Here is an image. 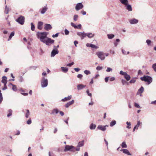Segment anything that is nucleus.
I'll return each instance as SVG.
<instances>
[{
	"label": "nucleus",
	"mask_w": 156,
	"mask_h": 156,
	"mask_svg": "<svg viewBox=\"0 0 156 156\" xmlns=\"http://www.w3.org/2000/svg\"><path fill=\"white\" fill-rule=\"evenodd\" d=\"M48 34V33L46 32H38L37 35L41 42L45 43L48 46H50L54 43L55 41L47 37Z\"/></svg>",
	"instance_id": "obj_1"
},
{
	"label": "nucleus",
	"mask_w": 156,
	"mask_h": 156,
	"mask_svg": "<svg viewBox=\"0 0 156 156\" xmlns=\"http://www.w3.org/2000/svg\"><path fill=\"white\" fill-rule=\"evenodd\" d=\"M141 80L147 82L148 85L150 84L152 82V78L150 76L144 75L143 77L140 78Z\"/></svg>",
	"instance_id": "obj_2"
},
{
	"label": "nucleus",
	"mask_w": 156,
	"mask_h": 156,
	"mask_svg": "<svg viewBox=\"0 0 156 156\" xmlns=\"http://www.w3.org/2000/svg\"><path fill=\"white\" fill-rule=\"evenodd\" d=\"M75 152V147L71 145H66L65 146L64 151L66 152L67 151Z\"/></svg>",
	"instance_id": "obj_3"
},
{
	"label": "nucleus",
	"mask_w": 156,
	"mask_h": 156,
	"mask_svg": "<svg viewBox=\"0 0 156 156\" xmlns=\"http://www.w3.org/2000/svg\"><path fill=\"white\" fill-rule=\"evenodd\" d=\"M48 84V80L47 79H45L44 77H43L42 78L41 80V85L42 87H46Z\"/></svg>",
	"instance_id": "obj_4"
},
{
	"label": "nucleus",
	"mask_w": 156,
	"mask_h": 156,
	"mask_svg": "<svg viewBox=\"0 0 156 156\" xmlns=\"http://www.w3.org/2000/svg\"><path fill=\"white\" fill-rule=\"evenodd\" d=\"M98 57L101 60H104L105 58V53L102 51H99L96 53Z\"/></svg>",
	"instance_id": "obj_5"
},
{
	"label": "nucleus",
	"mask_w": 156,
	"mask_h": 156,
	"mask_svg": "<svg viewBox=\"0 0 156 156\" xmlns=\"http://www.w3.org/2000/svg\"><path fill=\"white\" fill-rule=\"evenodd\" d=\"M24 17L23 16H20L16 20V21L21 25H23L24 22Z\"/></svg>",
	"instance_id": "obj_6"
},
{
	"label": "nucleus",
	"mask_w": 156,
	"mask_h": 156,
	"mask_svg": "<svg viewBox=\"0 0 156 156\" xmlns=\"http://www.w3.org/2000/svg\"><path fill=\"white\" fill-rule=\"evenodd\" d=\"M58 51L55 46H54V49L52 50L51 53V57H54L58 53Z\"/></svg>",
	"instance_id": "obj_7"
},
{
	"label": "nucleus",
	"mask_w": 156,
	"mask_h": 156,
	"mask_svg": "<svg viewBox=\"0 0 156 156\" xmlns=\"http://www.w3.org/2000/svg\"><path fill=\"white\" fill-rule=\"evenodd\" d=\"M77 34L80 37L81 39H84L87 36V33H85L84 32H78L77 33Z\"/></svg>",
	"instance_id": "obj_8"
},
{
	"label": "nucleus",
	"mask_w": 156,
	"mask_h": 156,
	"mask_svg": "<svg viewBox=\"0 0 156 156\" xmlns=\"http://www.w3.org/2000/svg\"><path fill=\"white\" fill-rule=\"evenodd\" d=\"M108 127V125H106L105 126L99 125L98 126L97 129L101 131H105L106 129V127Z\"/></svg>",
	"instance_id": "obj_9"
},
{
	"label": "nucleus",
	"mask_w": 156,
	"mask_h": 156,
	"mask_svg": "<svg viewBox=\"0 0 156 156\" xmlns=\"http://www.w3.org/2000/svg\"><path fill=\"white\" fill-rule=\"evenodd\" d=\"M83 7V6L81 3H79L76 5L75 9L76 10L78 11L79 10L82 9Z\"/></svg>",
	"instance_id": "obj_10"
},
{
	"label": "nucleus",
	"mask_w": 156,
	"mask_h": 156,
	"mask_svg": "<svg viewBox=\"0 0 156 156\" xmlns=\"http://www.w3.org/2000/svg\"><path fill=\"white\" fill-rule=\"evenodd\" d=\"M130 23L131 24L137 23L138 22V20L136 19L133 18L129 20Z\"/></svg>",
	"instance_id": "obj_11"
},
{
	"label": "nucleus",
	"mask_w": 156,
	"mask_h": 156,
	"mask_svg": "<svg viewBox=\"0 0 156 156\" xmlns=\"http://www.w3.org/2000/svg\"><path fill=\"white\" fill-rule=\"evenodd\" d=\"M52 28L51 26L49 24H46L44 25V29L46 31L51 30Z\"/></svg>",
	"instance_id": "obj_12"
},
{
	"label": "nucleus",
	"mask_w": 156,
	"mask_h": 156,
	"mask_svg": "<svg viewBox=\"0 0 156 156\" xmlns=\"http://www.w3.org/2000/svg\"><path fill=\"white\" fill-rule=\"evenodd\" d=\"M86 86L82 84H78L77 86V88L78 90H80L86 87Z\"/></svg>",
	"instance_id": "obj_13"
},
{
	"label": "nucleus",
	"mask_w": 156,
	"mask_h": 156,
	"mask_svg": "<svg viewBox=\"0 0 156 156\" xmlns=\"http://www.w3.org/2000/svg\"><path fill=\"white\" fill-rule=\"evenodd\" d=\"M74 102V101L73 100H72L71 101H69L67 103H66L65 105V107L67 108H68L70 105H72Z\"/></svg>",
	"instance_id": "obj_14"
},
{
	"label": "nucleus",
	"mask_w": 156,
	"mask_h": 156,
	"mask_svg": "<svg viewBox=\"0 0 156 156\" xmlns=\"http://www.w3.org/2000/svg\"><path fill=\"white\" fill-rule=\"evenodd\" d=\"M126 9L129 11H131L132 10V6L130 5L127 4V5H126Z\"/></svg>",
	"instance_id": "obj_15"
},
{
	"label": "nucleus",
	"mask_w": 156,
	"mask_h": 156,
	"mask_svg": "<svg viewBox=\"0 0 156 156\" xmlns=\"http://www.w3.org/2000/svg\"><path fill=\"white\" fill-rule=\"evenodd\" d=\"M2 82L4 83V84H6L7 83V77L6 76H4L2 77Z\"/></svg>",
	"instance_id": "obj_16"
},
{
	"label": "nucleus",
	"mask_w": 156,
	"mask_h": 156,
	"mask_svg": "<svg viewBox=\"0 0 156 156\" xmlns=\"http://www.w3.org/2000/svg\"><path fill=\"white\" fill-rule=\"evenodd\" d=\"M121 151H122L123 152L127 155H131V154L129 153V151H128V150L126 149H122L120 150Z\"/></svg>",
	"instance_id": "obj_17"
},
{
	"label": "nucleus",
	"mask_w": 156,
	"mask_h": 156,
	"mask_svg": "<svg viewBox=\"0 0 156 156\" xmlns=\"http://www.w3.org/2000/svg\"><path fill=\"white\" fill-rule=\"evenodd\" d=\"M72 98L71 95H70L67 97H65L64 98L62 99V101H66L68 100H70Z\"/></svg>",
	"instance_id": "obj_18"
},
{
	"label": "nucleus",
	"mask_w": 156,
	"mask_h": 156,
	"mask_svg": "<svg viewBox=\"0 0 156 156\" xmlns=\"http://www.w3.org/2000/svg\"><path fill=\"white\" fill-rule=\"evenodd\" d=\"M94 36V34H92L91 33H87V36L88 38H91L93 37Z\"/></svg>",
	"instance_id": "obj_19"
},
{
	"label": "nucleus",
	"mask_w": 156,
	"mask_h": 156,
	"mask_svg": "<svg viewBox=\"0 0 156 156\" xmlns=\"http://www.w3.org/2000/svg\"><path fill=\"white\" fill-rule=\"evenodd\" d=\"M120 2L122 4L125 5H127L128 4V0H119Z\"/></svg>",
	"instance_id": "obj_20"
},
{
	"label": "nucleus",
	"mask_w": 156,
	"mask_h": 156,
	"mask_svg": "<svg viewBox=\"0 0 156 156\" xmlns=\"http://www.w3.org/2000/svg\"><path fill=\"white\" fill-rule=\"evenodd\" d=\"M43 24V23L42 22H39L38 24L37 28L39 30H41L42 27V26Z\"/></svg>",
	"instance_id": "obj_21"
},
{
	"label": "nucleus",
	"mask_w": 156,
	"mask_h": 156,
	"mask_svg": "<svg viewBox=\"0 0 156 156\" xmlns=\"http://www.w3.org/2000/svg\"><path fill=\"white\" fill-rule=\"evenodd\" d=\"M124 78L127 80L129 81L130 80V76L126 73L124 76Z\"/></svg>",
	"instance_id": "obj_22"
},
{
	"label": "nucleus",
	"mask_w": 156,
	"mask_h": 156,
	"mask_svg": "<svg viewBox=\"0 0 156 156\" xmlns=\"http://www.w3.org/2000/svg\"><path fill=\"white\" fill-rule=\"evenodd\" d=\"M47 9L48 8L46 7H44L41 10V13L42 14H44L46 12Z\"/></svg>",
	"instance_id": "obj_23"
},
{
	"label": "nucleus",
	"mask_w": 156,
	"mask_h": 156,
	"mask_svg": "<svg viewBox=\"0 0 156 156\" xmlns=\"http://www.w3.org/2000/svg\"><path fill=\"white\" fill-rule=\"evenodd\" d=\"M96 125L93 123H92L90 124V128L91 129H94L96 128Z\"/></svg>",
	"instance_id": "obj_24"
},
{
	"label": "nucleus",
	"mask_w": 156,
	"mask_h": 156,
	"mask_svg": "<svg viewBox=\"0 0 156 156\" xmlns=\"http://www.w3.org/2000/svg\"><path fill=\"white\" fill-rule=\"evenodd\" d=\"M108 37L109 39H112L113 38H114L115 37V36L114 34H107Z\"/></svg>",
	"instance_id": "obj_25"
},
{
	"label": "nucleus",
	"mask_w": 156,
	"mask_h": 156,
	"mask_svg": "<svg viewBox=\"0 0 156 156\" xmlns=\"http://www.w3.org/2000/svg\"><path fill=\"white\" fill-rule=\"evenodd\" d=\"M61 68L63 72L66 73L68 71V69L67 68L62 67Z\"/></svg>",
	"instance_id": "obj_26"
},
{
	"label": "nucleus",
	"mask_w": 156,
	"mask_h": 156,
	"mask_svg": "<svg viewBox=\"0 0 156 156\" xmlns=\"http://www.w3.org/2000/svg\"><path fill=\"white\" fill-rule=\"evenodd\" d=\"M144 91V88L143 87H141L138 90V93L140 94H141Z\"/></svg>",
	"instance_id": "obj_27"
},
{
	"label": "nucleus",
	"mask_w": 156,
	"mask_h": 156,
	"mask_svg": "<svg viewBox=\"0 0 156 156\" xmlns=\"http://www.w3.org/2000/svg\"><path fill=\"white\" fill-rule=\"evenodd\" d=\"M142 124V122H140V121H138L137 122V125L135 126L136 128V129H137L138 128L139 126L140 125Z\"/></svg>",
	"instance_id": "obj_28"
},
{
	"label": "nucleus",
	"mask_w": 156,
	"mask_h": 156,
	"mask_svg": "<svg viewBox=\"0 0 156 156\" xmlns=\"http://www.w3.org/2000/svg\"><path fill=\"white\" fill-rule=\"evenodd\" d=\"M9 8L7 7V5L5 6V13L6 14H8L9 13Z\"/></svg>",
	"instance_id": "obj_29"
},
{
	"label": "nucleus",
	"mask_w": 156,
	"mask_h": 156,
	"mask_svg": "<svg viewBox=\"0 0 156 156\" xmlns=\"http://www.w3.org/2000/svg\"><path fill=\"white\" fill-rule=\"evenodd\" d=\"M84 145V141H82L80 142L77 145L78 147H81Z\"/></svg>",
	"instance_id": "obj_30"
},
{
	"label": "nucleus",
	"mask_w": 156,
	"mask_h": 156,
	"mask_svg": "<svg viewBox=\"0 0 156 156\" xmlns=\"http://www.w3.org/2000/svg\"><path fill=\"white\" fill-rule=\"evenodd\" d=\"M14 32L13 31L12 32L10 35V36L9 37V39H8V41H9L11 39L12 37L14 35Z\"/></svg>",
	"instance_id": "obj_31"
},
{
	"label": "nucleus",
	"mask_w": 156,
	"mask_h": 156,
	"mask_svg": "<svg viewBox=\"0 0 156 156\" xmlns=\"http://www.w3.org/2000/svg\"><path fill=\"white\" fill-rule=\"evenodd\" d=\"M121 145L122 147L123 148H126L127 147V146L126 144V142L125 141L123 142L122 143Z\"/></svg>",
	"instance_id": "obj_32"
},
{
	"label": "nucleus",
	"mask_w": 156,
	"mask_h": 156,
	"mask_svg": "<svg viewBox=\"0 0 156 156\" xmlns=\"http://www.w3.org/2000/svg\"><path fill=\"white\" fill-rule=\"evenodd\" d=\"M27 113L25 114V117L26 118H28L30 115V111L29 110H27Z\"/></svg>",
	"instance_id": "obj_33"
},
{
	"label": "nucleus",
	"mask_w": 156,
	"mask_h": 156,
	"mask_svg": "<svg viewBox=\"0 0 156 156\" xmlns=\"http://www.w3.org/2000/svg\"><path fill=\"white\" fill-rule=\"evenodd\" d=\"M116 123V122L115 120H113L110 123V126L112 127L115 125Z\"/></svg>",
	"instance_id": "obj_34"
},
{
	"label": "nucleus",
	"mask_w": 156,
	"mask_h": 156,
	"mask_svg": "<svg viewBox=\"0 0 156 156\" xmlns=\"http://www.w3.org/2000/svg\"><path fill=\"white\" fill-rule=\"evenodd\" d=\"M10 84L12 86V90L14 91H16L17 90L16 86L15 85L12 84L11 83H10Z\"/></svg>",
	"instance_id": "obj_35"
},
{
	"label": "nucleus",
	"mask_w": 156,
	"mask_h": 156,
	"mask_svg": "<svg viewBox=\"0 0 156 156\" xmlns=\"http://www.w3.org/2000/svg\"><path fill=\"white\" fill-rule=\"evenodd\" d=\"M3 100V98L1 91L0 90V104H1Z\"/></svg>",
	"instance_id": "obj_36"
},
{
	"label": "nucleus",
	"mask_w": 156,
	"mask_h": 156,
	"mask_svg": "<svg viewBox=\"0 0 156 156\" xmlns=\"http://www.w3.org/2000/svg\"><path fill=\"white\" fill-rule=\"evenodd\" d=\"M120 40L119 39H117L116 40L115 42L114 43V44L115 47H116L118 44V42H119Z\"/></svg>",
	"instance_id": "obj_37"
},
{
	"label": "nucleus",
	"mask_w": 156,
	"mask_h": 156,
	"mask_svg": "<svg viewBox=\"0 0 156 156\" xmlns=\"http://www.w3.org/2000/svg\"><path fill=\"white\" fill-rule=\"evenodd\" d=\"M78 18V16L77 15H75L73 16V20L75 21L77 20Z\"/></svg>",
	"instance_id": "obj_38"
},
{
	"label": "nucleus",
	"mask_w": 156,
	"mask_h": 156,
	"mask_svg": "<svg viewBox=\"0 0 156 156\" xmlns=\"http://www.w3.org/2000/svg\"><path fill=\"white\" fill-rule=\"evenodd\" d=\"M8 112H9V113L7 115L8 117H9L12 115V111L11 109H9V110Z\"/></svg>",
	"instance_id": "obj_39"
},
{
	"label": "nucleus",
	"mask_w": 156,
	"mask_h": 156,
	"mask_svg": "<svg viewBox=\"0 0 156 156\" xmlns=\"http://www.w3.org/2000/svg\"><path fill=\"white\" fill-rule=\"evenodd\" d=\"M31 25V29L32 31H34L35 29V26L32 23H30Z\"/></svg>",
	"instance_id": "obj_40"
},
{
	"label": "nucleus",
	"mask_w": 156,
	"mask_h": 156,
	"mask_svg": "<svg viewBox=\"0 0 156 156\" xmlns=\"http://www.w3.org/2000/svg\"><path fill=\"white\" fill-rule=\"evenodd\" d=\"M136 80L134 78L132 79L129 81V83H133L135 82Z\"/></svg>",
	"instance_id": "obj_41"
},
{
	"label": "nucleus",
	"mask_w": 156,
	"mask_h": 156,
	"mask_svg": "<svg viewBox=\"0 0 156 156\" xmlns=\"http://www.w3.org/2000/svg\"><path fill=\"white\" fill-rule=\"evenodd\" d=\"M154 71L156 72V63L153 64L152 66Z\"/></svg>",
	"instance_id": "obj_42"
},
{
	"label": "nucleus",
	"mask_w": 156,
	"mask_h": 156,
	"mask_svg": "<svg viewBox=\"0 0 156 156\" xmlns=\"http://www.w3.org/2000/svg\"><path fill=\"white\" fill-rule=\"evenodd\" d=\"M146 42L147 44V45L149 46L150 45L151 43V41L150 40H147L146 41Z\"/></svg>",
	"instance_id": "obj_43"
},
{
	"label": "nucleus",
	"mask_w": 156,
	"mask_h": 156,
	"mask_svg": "<svg viewBox=\"0 0 156 156\" xmlns=\"http://www.w3.org/2000/svg\"><path fill=\"white\" fill-rule=\"evenodd\" d=\"M126 73L125 72H123V71H121L119 73V74H120L121 75H123L124 76V75H125L126 74Z\"/></svg>",
	"instance_id": "obj_44"
},
{
	"label": "nucleus",
	"mask_w": 156,
	"mask_h": 156,
	"mask_svg": "<svg viewBox=\"0 0 156 156\" xmlns=\"http://www.w3.org/2000/svg\"><path fill=\"white\" fill-rule=\"evenodd\" d=\"M112 69L110 67H107V69L106 70V71L107 72H112Z\"/></svg>",
	"instance_id": "obj_45"
},
{
	"label": "nucleus",
	"mask_w": 156,
	"mask_h": 156,
	"mask_svg": "<svg viewBox=\"0 0 156 156\" xmlns=\"http://www.w3.org/2000/svg\"><path fill=\"white\" fill-rule=\"evenodd\" d=\"M84 72L86 75H89L90 74V72L89 71L87 70H85Z\"/></svg>",
	"instance_id": "obj_46"
},
{
	"label": "nucleus",
	"mask_w": 156,
	"mask_h": 156,
	"mask_svg": "<svg viewBox=\"0 0 156 156\" xmlns=\"http://www.w3.org/2000/svg\"><path fill=\"white\" fill-rule=\"evenodd\" d=\"M103 69V67L102 66H98L96 68V69L98 70H102Z\"/></svg>",
	"instance_id": "obj_47"
},
{
	"label": "nucleus",
	"mask_w": 156,
	"mask_h": 156,
	"mask_svg": "<svg viewBox=\"0 0 156 156\" xmlns=\"http://www.w3.org/2000/svg\"><path fill=\"white\" fill-rule=\"evenodd\" d=\"M58 112V111L57 109H54L52 113H55L56 114H57Z\"/></svg>",
	"instance_id": "obj_48"
},
{
	"label": "nucleus",
	"mask_w": 156,
	"mask_h": 156,
	"mask_svg": "<svg viewBox=\"0 0 156 156\" xmlns=\"http://www.w3.org/2000/svg\"><path fill=\"white\" fill-rule=\"evenodd\" d=\"M90 47H91V48H97V47L95 45L91 44V45H90Z\"/></svg>",
	"instance_id": "obj_49"
},
{
	"label": "nucleus",
	"mask_w": 156,
	"mask_h": 156,
	"mask_svg": "<svg viewBox=\"0 0 156 156\" xmlns=\"http://www.w3.org/2000/svg\"><path fill=\"white\" fill-rule=\"evenodd\" d=\"M31 120L30 118L29 119L27 122V123L28 125L31 124Z\"/></svg>",
	"instance_id": "obj_50"
},
{
	"label": "nucleus",
	"mask_w": 156,
	"mask_h": 156,
	"mask_svg": "<svg viewBox=\"0 0 156 156\" xmlns=\"http://www.w3.org/2000/svg\"><path fill=\"white\" fill-rule=\"evenodd\" d=\"M134 106L138 108H141L140 107V106L139 105V104L136 103H134Z\"/></svg>",
	"instance_id": "obj_51"
},
{
	"label": "nucleus",
	"mask_w": 156,
	"mask_h": 156,
	"mask_svg": "<svg viewBox=\"0 0 156 156\" xmlns=\"http://www.w3.org/2000/svg\"><path fill=\"white\" fill-rule=\"evenodd\" d=\"M122 83L123 85H125L126 83H127V82L124 79H122L121 80Z\"/></svg>",
	"instance_id": "obj_52"
},
{
	"label": "nucleus",
	"mask_w": 156,
	"mask_h": 156,
	"mask_svg": "<svg viewBox=\"0 0 156 156\" xmlns=\"http://www.w3.org/2000/svg\"><path fill=\"white\" fill-rule=\"evenodd\" d=\"M64 32H65V34L66 35H68L69 34V32L66 29H65V30Z\"/></svg>",
	"instance_id": "obj_53"
},
{
	"label": "nucleus",
	"mask_w": 156,
	"mask_h": 156,
	"mask_svg": "<svg viewBox=\"0 0 156 156\" xmlns=\"http://www.w3.org/2000/svg\"><path fill=\"white\" fill-rule=\"evenodd\" d=\"M81 25L80 24H78L77 26H76V29H81Z\"/></svg>",
	"instance_id": "obj_54"
},
{
	"label": "nucleus",
	"mask_w": 156,
	"mask_h": 156,
	"mask_svg": "<svg viewBox=\"0 0 156 156\" xmlns=\"http://www.w3.org/2000/svg\"><path fill=\"white\" fill-rule=\"evenodd\" d=\"M86 92L87 94L90 97H91L92 96V94L91 93H89V91L88 90H87V91Z\"/></svg>",
	"instance_id": "obj_55"
},
{
	"label": "nucleus",
	"mask_w": 156,
	"mask_h": 156,
	"mask_svg": "<svg viewBox=\"0 0 156 156\" xmlns=\"http://www.w3.org/2000/svg\"><path fill=\"white\" fill-rule=\"evenodd\" d=\"M74 64L73 62H72L71 63L68 64L67 65V66H71L72 65H73Z\"/></svg>",
	"instance_id": "obj_56"
},
{
	"label": "nucleus",
	"mask_w": 156,
	"mask_h": 156,
	"mask_svg": "<svg viewBox=\"0 0 156 156\" xmlns=\"http://www.w3.org/2000/svg\"><path fill=\"white\" fill-rule=\"evenodd\" d=\"M71 25L74 27L75 28H76V25L74 23H71Z\"/></svg>",
	"instance_id": "obj_57"
},
{
	"label": "nucleus",
	"mask_w": 156,
	"mask_h": 156,
	"mask_svg": "<svg viewBox=\"0 0 156 156\" xmlns=\"http://www.w3.org/2000/svg\"><path fill=\"white\" fill-rule=\"evenodd\" d=\"M58 33H57L56 34H55L53 35L52 36V37H57L58 36Z\"/></svg>",
	"instance_id": "obj_58"
},
{
	"label": "nucleus",
	"mask_w": 156,
	"mask_h": 156,
	"mask_svg": "<svg viewBox=\"0 0 156 156\" xmlns=\"http://www.w3.org/2000/svg\"><path fill=\"white\" fill-rule=\"evenodd\" d=\"M77 77L81 79L83 77V75L82 74H79L77 75Z\"/></svg>",
	"instance_id": "obj_59"
},
{
	"label": "nucleus",
	"mask_w": 156,
	"mask_h": 156,
	"mask_svg": "<svg viewBox=\"0 0 156 156\" xmlns=\"http://www.w3.org/2000/svg\"><path fill=\"white\" fill-rule=\"evenodd\" d=\"M4 85V87L2 89L3 90H6L7 88V87L6 86V84H5Z\"/></svg>",
	"instance_id": "obj_60"
},
{
	"label": "nucleus",
	"mask_w": 156,
	"mask_h": 156,
	"mask_svg": "<svg viewBox=\"0 0 156 156\" xmlns=\"http://www.w3.org/2000/svg\"><path fill=\"white\" fill-rule=\"evenodd\" d=\"M109 77H107L105 78V81L107 83L108 82V79H109Z\"/></svg>",
	"instance_id": "obj_61"
},
{
	"label": "nucleus",
	"mask_w": 156,
	"mask_h": 156,
	"mask_svg": "<svg viewBox=\"0 0 156 156\" xmlns=\"http://www.w3.org/2000/svg\"><path fill=\"white\" fill-rule=\"evenodd\" d=\"M81 13L83 15H85L86 14V12L85 11H82L81 12Z\"/></svg>",
	"instance_id": "obj_62"
},
{
	"label": "nucleus",
	"mask_w": 156,
	"mask_h": 156,
	"mask_svg": "<svg viewBox=\"0 0 156 156\" xmlns=\"http://www.w3.org/2000/svg\"><path fill=\"white\" fill-rule=\"evenodd\" d=\"M21 94L23 96H27L28 95V93H21Z\"/></svg>",
	"instance_id": "obj_63"
},
{
	"label": "nucleus",
	"mask_w": 156,
	"mask_h": 156,
	"mask_svg": "<svg viewBox=\"0 0 156 156\" xmlns=\"http://www.w3.org/2000/svg\"><path fill=\"white\" fill-rule=\"evenodd\" d=\"M23 79L22 76H20L19 79V81L20 82H22L23 81Z\"/></svg>",
	"instance_id": "obj_64"
}]
</instances>
